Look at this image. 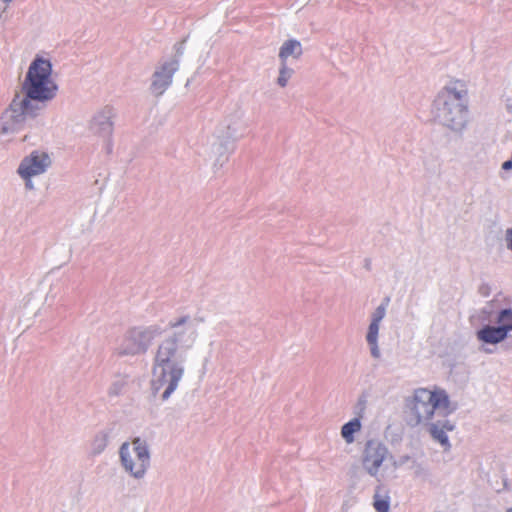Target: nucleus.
Listing matches in <instances>:
<instances>
[{
	"instance_id": "nucleus-1",
	"label": "nucleus",
	"mask_w": 512,
	"mask_h": 512,
	"mask_svg": "<svg viewBox=\"0 0 512 512\" xmlns=\"http://www.w3.org/2000/svg\"><path fill=\"white\" fill-rule=\"evenodd\" d=\"M200 316L183 315L169 322L173 332L157 346L153 356L150 389L152 394L167 401L178 389L185 374V353L198 338Z\"/></svg>"
},
{
	"instance_id": "nucleus-2",
	"label": "nucleus",
	"mask_w": 512,
	"mask_h": 512,
	"mask_svg": "<svg viewBox=\"0 0 512 512\" xmlns=\"http://www.w3.org/2000/svg\"><path fill=\"white\" fill-rule=\"evenodd\" d=\"M52 64L36 57L30 64L22 83V93H16L1 115V133L20 131L28 119L37 117L49 101L56 97L58 85L51 78Z\"/></svg>"
},
{
	"instance_id": "nucleus-3",
	"label": "nucleus",
	"mask_w": 512,
	"mask_h": 512,
	"mask_svg": "<svg viewBox=\"0 0 512 512\" xmlns=\"http://www.w3.org/2000/svg\"><path fill=\"white\" fill-rule=\"evenodd\" d=\"M407 423L410 426H418L429 423L435 413L444 416L452 413L449 396L444 389L435 387L433 390L418 388L407 402Z\"/></svg>"
},
{
	"instance_id": "nucleus-4",
	"label": "nucleus",
	"mask_w": 512,
	"mask_h": 512,
	"mask_svg": "<svg viewBox=\"0 0 512 512\" xmlns=\"http://www.w3.org/2000/svg\"><path fill=\"white\" fill-rule=\"evenodd\" d=\"M467 89L461 81H455L451 86L445 87L438 95L436 103L440 116L452 129H460L466 123Z\"/></svg>"
},
{
	"instance_id": "nucleus-5",
	"label": "nucleus",
	"mask_w": 512,
	"mask_h": 512,
	"mask_svg": "<svg viewBox=\"0 0 512 512\" xmlns=\"http://www.w3.org/2000/svg\"><path fill=\"white\" fill-rule=\"evenodd\" d=\"M119 458L123 470L136 480H142L151 465L150 446L140 437L131 443H123L119 448Z\"/></svg>"
},
{
	"instance_id": "nucleus-6",
	"label": "nucleus",
	"mask_w": 512,
	"mask_h": 512,
	"mask_svg": "<svg viewBox=\"0 0 512 512\" xmlns=\"http://www.w3.org/2000/svg\"><path fill=\"white\" fill-rule=\"evenodd\" d=\"M161 333V328L157 325L131 328L123 335L116 348V354L118 356L143 355Z\"/></svg>"
},
{
	"instance_id": "nucleus-7",
	"label": "nucleus",
	"mask_w": 512,
	"mask_h": 512,
	"mask_svg": "<svg viewBox=\"0 0 512 512\" xmlns=\"http://www.w3.org/2000/svg\"><path fill=\"white\" fill-rule=\"evenodd\" d=\"M245 128L246 125L243 121V113L236 112L229 117L225 132L220 131L217 135L213 134L207 137L204 144V152L210 156V158H215V160L219 162L227 152L228 142L242 137Z\"/></svg>"
},
{
	"instance_id": "nucleus-8",
	"label": "nucleus",
	"mask_w": 512,
	"mask_h": 512,
	"mask_svg": "<svg viewBox=\"0 0 512 512\" xmlns=\"http://www.w3.org/2000/svg\"><path fill=\"white\" fill-rule=\"evenodd\" d=\"M51 164V158L46 152L34 150L21 160L17 174L24 181L25 188L31 191L35 189L32 178L44 174Z\"/></svg>"
},
{
	"instance_id": "nucleus-9",
	"label": "nucleus",
	"mask_w": 512,
	"mask_h": 512,
	"mask_svg": "<svg viewBox=\"0 0 512 512\" xmlns=\"http://www.w3.org/2000/svg\"><path fill=\"white\" fill-rule=\"evenodd\" d=\"M179 68L177 58L162 62L154 71L151 79L150 90L155 96L162 95L172 83L174 73Z\"/></svg>"
},
{
	"instance_id": "nucleus-10",
	"label": "nucleus",
	"mask_w": 512,
	"mask_h": 512,
	"mask_svg": "<svg viewBox=\"0 0 512 512\" xmlns=\"http://www.w3.org/2000/svg\"><path fill=\"white\" fill-rule=\"evenodd\" d=\"M388 454V449L383 443L377 440L367 441L362 458L363 466L366 471L371 476H376Z\"/></svg>"
},
{
	"instance_id": "nucleus-11",
	"label": "nucleus",
	"mask_w": 512,
	"mask_h": 512,
	"mask_svg": "<svg viewBox=\"0 0 512 512\" xmlns=\"http://www.w3.org/2000/svg\"><path fill=\"white\" fill-rule=\"evenodd\" d=\"M113 117V109L105 107L94 116L91 124L92 130L102 137L111 136L113 132Z\"/></svg>"
},
{
	"instance_id": "nucleus-12",
	"label": "nucleus",
	"mask_w": 512,
	"mask_h": 512,
	"mask_svg": "<svg viewBox=\"0 0 512 512\" xmlns=\"http://www.w3.org/2000/svg\"><path fill=\"white\" fill-rule=\"evenodd\" d=\"M508 333L501 326H484L477 332V338L481 342L497 344L506 339Z\"/></svg>"
},
{
	"instance_id": "nucleus-13",
	"label": "nucleus",
	"mask_w": 512,
	"mask_h": 512,
	"mask_svg": "<svg viewBox=\"0 0 512 512\" xmlns=\"http://www.w3.org/2000/svg\"><path fill=\"white\" fill-rule=\"evenodd\" d=\"M453 429L454 425L449 420H445L443 422L430 424L429 431L434 440L439 442L445 449H448L450 444L446 433Z\"/></svg>"
},
{
	"instance_id": "nucleus-14",
	"label": "nucleus",
	"mask_w": 512,
	"mask_h": 512,
	"mask_svg": "<svg viewBox=\"0 0 512 512\" xmlns=\"http://www.w3.org/2000/svg\"><path fill=\"white\" fill-rule=\"evenodd\" d=\"M361 428L362 424L360 418H354L342 426L341 436L347 444H351L355 441L354 434L358 433Z\"/></svg>"
},
{
	"instance_id": "nucleus-15",
	"label": "nucleus",
	"mask_w": 512,
	"mask_h": 512,
	"mask_svg": "<svg viewBox=\"0 0 512 512\" xmlns=\"http://www.w3.org/2000/svg\"><path fill=\"white\" fill-rule=\"evenodd\" d=\"M288 57V41H285L279 52V58L281 60V67L279 70V76L277 78V84L281 87H285L287 85V77H286V59Z\"/></svg>"
},
{
	"instance_id": "nucleus-16",
	"label": "nucleus",
	"mask_w": 512,
	"mask_h": 512,
	"mask_svg": "<svg viewBox=\"0 0 512 512\" xmlns=\"http://www.w3.org/2000/svg\"><path fill=\"white\" fill-rule=\"evenodd\" d=\"M109 439H110V434L108 431H106V430L99 431L95 435V437L92 441L93 454L98 455V454L102 453L106 449V447L109 443Z\"/></svg>"
},
{
	"instance_id": "nucleus-17",
	"label": "nucleus",
	"mask_w": 512,
	"mask_h": 512,
	"mask_svg": "<svg viewBox=\"0 0 512 512\" xmlns=\"http://www.w3.org/2000/svg\"><path fill=\"white\" fill-rule=\"evenodd\" d=\"M128 385V376L127 375H117L113 379L109 389H108V395L110 397H116L121 395L125 388Z\"/></svg>"
},
{
	"instance_id": "nucleus-18",
	"label": "nucleus",
	"mask_w": 512,
	"mask_h": 512,
	"mask_svg": "<svg viewBox=\"0 0 512 512\" xmlns=\"http://www.w3.org/2000/svg\"><path fill=\"white\" fill-rule=\"evenodd\" d=\"M379 332V324L371 322L367 333V342L371 347V353L374 357L379 356V350L377 346V338Z\"/></svg>"
},
{
	"instance_id": "nucleus-19",
	"label": "nucleus",
	"mask_w": 512,
	"mask_h": 512,
	"mask_svg": "<svg viewBox=\"0 0 512 512\" xmlns=\"http://www.w3.org/2000/svg\"><path fill=\"white\" fill-rule=\"evenodd\" d=\"M373 507L377 512H389L390 498L388 495H380L378 490L374 495Z\"/></svg>"
},
{
	"instance_id": "nucleus-20",
	"label": "nucleus",
	"mask_w": 512,
	"mask_h": 512,
	"mask_svg": "<svg viewBox=\"0 0 512 512\" xmlns=\"http://www.w3.org/2000/svg\"><path fill=\"white\" fill-rule=\"evenodd\" d=\"M497 322L500 324L502 328L508 333L509 331H512V310L511 309H504L500 311Z\"/></svg>"
},
{
	"instance_id": "nucleus-21",
	"label": "nucleus",
	"mask_w": 512,
	"mask_h": 512,
	"mask_svg": "<svg viewBox=\"0 0 512 512\" xmlns=\"http://www.w3.org/2000/svg\"><path fill=\"white\" fill-rule=\"evenodd\" d=\"M213 341H210L205 347H203L201 350H199V358L202 362V368L205 371L206 367L211 359L212 352H213Z\"/></svg>"
},
{
	"instance_id": "nucleus-22",
	"label": "nucleus",
	"mask_w": 512,
	"mask_h": 512,
	"mask_svg": "<svg viewBox=\"0 0 512 512\" xmlns=\"http://www.w3.org/2000/svg\"><path fill=\"white\" fill-rule=\"evenodd\" d=\"M385 316V306H379L373 314L372 321L373 323L380 324L381 320Z\"/></svg>"
},
{
	"instance_id": "nucleus-23",
	"label": "nucleus",
	"mask_w": 512,
	"mask_h": 512,
	"mask_svg": "<svg viewBox=\"0 0 512 512\" xmlns=\"http://www.w3.org/2000/svg\"><path fill=\"white\" fill-rule=\"evenodd\" d=\"M302 53L301 45L299 42L290 41V55L297 57Z\"/></svg>"
},
{
	"instance_id": "nucleus-24",
	"label": "nucleus",
	"mask_w": 512,
	"mask_h": 512,
	"mask_svg": "<svg viewBox=\"0 0 512 512\" xmlns=\"http://www.w3.org/2000/svg\"><path fill=\"white\" fill-rule=\"evenodd\" d=\"M507 247L512 250V228L506 231Z\"/></svg>"
},
{
	"instance_id": "nucleus-25",
	"label": "nucleus",
	"mask_w": 512,
	"mask_h": 512,
	"mask_svg": "<svg viewBox=\"0 0 512 512\" xmlns=\"http://www.w3.org/2000/svg\"><path fill=\"white\" fill-rule=\"evenodd\" d=\"M511 168H512V160L505 161L502 164V169H504V170H509Z\"/></svg>"
},
{
	"instance_id": "nucleus-26",
	"label": "nucleus",
	"mask_w": 512,
	"mask_h": 512,
	"mask_svg": "<svg viewBox=\"0 0 512 512\" xmlns=\"http://www.w3.org/2000/svg\"><path fill=\"white\" fill-rule=\"evenodd\" d=\"M182 49H183L182 44H180L179 47L176 50V55L177 56L182 55V53H183Z\"/></svg>"
},
{
	"instance_id": "nucleus-27",
	"label": "nucleus",
	"mask_w": 512,
	"mask_h": 512,
	"mask_svg": "<svg viewBox=\"0 0 512 512\" xmlns=\"http://www.w3.org/2000/svg\"><path fill=\"white\" fill-rule=\"evenodd\" d=\"M2 2H4L6 5H8L9 3H11L13 0H1Z\"/></svg>"
},
{
	"instance_id": "nucleus-28",
	"label": "nucleus",
	"mask_w": 512,
	"mask_h": 512,
	"mask_svg": "<svg viewBox=\"0 0 512 512\" xmlns=\"http://www.w3.org/2000/svg\"><path fill=\"white\" fill-rule=\"evenodd\" d=\"M506 512H512V507L507 509Z\"/></svg>"
}]
</instances>
